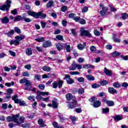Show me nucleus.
<instances>
[{
    "mask_svg": "<svg viewBox=\"0 0 128 128\" xmlns=\"http://www.w3.org/2000/svg\"><path fill=\"white\" fill-rule=\"evenodd\" d=\"M108 92L110 94H118V91L114 89V88H108Z\"/></svg>",
    "mask_w": 128,
    "mask_h": 128,
    "instance_id": "13",
    "label": "nucleus"
},
{
    "mask_svg": "<svg viewBox=\"0 0 128 128\" xmlns=\"http://www.w3.org/2000/svg\"><path fill=\"white\" fill-rule=\"evenodd\" d=\"M70 74L72 76H76V74H80V72L78 71L70 72Z\"/></svg>",
    "mask_w": 128,
    "mask_h": 128,
    "instance_id": "58",
    "label": "nucleus"
},
{
    "mask_svg": "<svg viewBox=\"0 0 128 128\" xmlns=\"http://www.w3.org/2000/svg\"><path fill=\"white\" fill-rule=\"evenodd\" d=\"M83 68L88 69V68H94V66L90 64H86L82 65Z\"/></svg>",
    "mask_w": 128,
    "mask_h": 128,
    "instance_id": "14",
    "label": "nucleus"
},
{
    "mask_svg": "<svg viewBox=\"0 0 128 128\" xmlns=\"http://www.w3.org/2000/svg\"><path fill=\"white\" fill-rule=\"evenodd\" d=\"M113 86H114L115 88H120V86H122V85H120V83L116 82L113 83Z\"/></svg>",
    "mask_w": 128,
    "mask_h": 128,
    "instance_id": "33",
    "label": "nucleus"
},
{
    "mask_svg": "<svg viewBox=\"0 0 128 128\" xmlns=\"http://www.w3.org/2000/svg\"><path fill=\"white\" fill-rule=\"evenodd\" d=\"M52 46V43L50 41H47L44 43L43 48H48V46Z\"/></svg>",
    "mask_w": 128,
    "mask_h": 128,
    "instance_id": "23",
    "label": "nucleus"
},
{
    "mask_svg": "<svg viewBox=\"0 0 128 128\" xmlns=\"http://www.w3.org/2000/svg\"><path fill=\"white\" fill-rule=\"evenodd\" d=\"M66 98L67 100H72V104H68V106L70 110H72V108H74L78 102L75 99L76 98L72 96V94L68 93V94H67L66 95Z\"/></svg>",
    "mask_w": 128,
    "mask_h": 128,
    "instance_id": "2",
    "label": "nucleus"
},
{
    "mask_svg": "<svg viewBox=\"0 0 128 128\" xmlns=\"http://www.w3.org/2000/svg\"><path fill=\"white\" fill-rule=\"evenodd\" d=\"M84 92V89L81 88L78 90V94H82Z\"/></svg>",
    "mask_w": 128,
    "mask_h": 128,
    "instance_id": "61",
    "label": "nucleus"
},
{
    "mask_svg": "<svg viewBox=\"0 0 128 128\" xmlns=\"http://www.w3.org/2000/svg\"><path fill=\"white\" fill-rule=\"evenodd\" d=\"M26 54L27 56H32V51L31 48H27L26 50Z\"/></svg>",
    "mask_w": 128,
    "mask_h": 128,
    "instance_id": "26",
    "label": "nucleus"
},
{
    "mask_svg": "<svg viewBox=\"0 0 128 128\" xmlns=\"http://www.w3.org/2000/svg\"><path fill=\"white\" fill-rule=\"evenodd\" d=\"M63 46L66 48V52H70V46L66 44H63Z\"/></svg>",
    "mask_w": 128,
    "mask_h": 128,
    "instance_id": "16",
    "label": "nucleus"
},
{
    "mask_svg": "<svg viewBox=\"0 0 128 128\" xmlns=\"http://www.w3.org/2000/svg\"><path fill=\"white\" fill-rule=\"evenodd\" d=\"M88 11V6H84L82 8V12H83V14H84V12H87Z\"/></svg>",
    "mask_w": 128,
    "mask_h": 128,
    "instance_id": "47",
    "label": "nucleus"
},
{
    "mask_svg": "<svg viewBox=\"0 0 128 128\" xmlns=\"http://www.w3.org/2000/svg\"><path fill=\"white\" fill-rule=\"evenodd\" d=\"M28 100H30V102H35L36 99H34V96H30L28 97Z\"/></svg>",
    "mask_w": 128,
    "mask_h": 128,
    "instance_id": "64",
    "label": "nucleus"
},
{
    "mask_svg": "<svg viewBox=\"0 0 128 128\" xmlns=\"http://www.w3.org/2000/svg\"><path fill=\"white\" fill-rule=\"evenodd\" d=\"M104 72L105 74L108 76H112V72L106 68H104Z\"/></svg>",
    "mask_w": 128,
    "mask_h": 128,
    "instance_id": "12",
    "label": "nucleus"
},
{
    "mask_svg": "<svg viewBox=\"0 0 128 128\" xmlns=\"http://www.w3.org/2000/svg\"><path fill=\"white\" fill-rule=\"evenodd\" d=\"M20 125H16V123H15V124H14V123H10L8 124V126L9 128H14V126H20Z\"/></svg>",
    "mask_w": 128,
    "mask_h": 128,
    "instance_id": "49",
    "label": "nucleus"
},
{
    "mask_svg": "<svg viewBox=\"0 0 128 128\" xmlns=\"http://www.w3.org/2000/svg\"><path fill=\"white\" fill-rule=\"evenodd\" d=\"M55 40H60L61 42H62L64 40V36L60 34L57 35L56 36Z\"/></svg>",
    "mask_w": 128,
    "mask_h": 128,
    "instance_id": "21",
    "label": "nucleus"
},
{
    "mask_svg": "<svg viewBox=\"0 0 128 128\" xmlns=\"http://www.w3.org/2000/svg\"><path fill=\"white\" fill-rule=\"evenodd\" d=\"M110 112V108H106L102 109V114H108Z\"/></svg>",
    "mask_w": 128,
    "mask_h": 128,
    "instance_id": "35",
    "label": "nucleus"
},
{
    "mask_svg": "<svg viewBox=\"0 0 128 128\" xmlns=\"http://www.w3.org/2000/svg\"><path fill=\"white\" fill-rule=\"evenodd\" d=\"M108 84V81L104 80L100 82V84L101 86H106V84Z\"/></svg>",
    "mask_w": 128,
    "mask_h": 128,
    "instance_id": "44",
    "label": "nucleus"
},
{
    "mask_svg": "<svg viewBox=\"0 0 128 128\" xmlns=\"http://www.w3.org/2000/svg\"><path fill=\"white\" fill-rule=\"evenodd\" d=\"M14 34V30H11L8 33L6 34H7L8 36V38H10V37L12 36V34Z\"/></svg>",
    "mask_w": 128,
    "mask_h": 128,
    "instance_id": "41",
    "label": "nucleus"
},
{
    "mask_svg": "<svg viewBox=\"0 0 128 128\" xmlns=\"http://www.w3.org/2000/svg\"><path fill=\"white\" fill-rule=\"evenodd\" d=\"M14 30L17 34H21L22 32L20 31V29L18 27H15L14 28Z\"/></svg>",
    "mask_w": 128,
    "mask_h": 128,
    "instance_id": "50",
    "label": "nucleus"
},
{
    "mask_svg": "<svg viewBox=\"0 0 128 128\" xmlns=\"http://www.w3.org/2000/svg\"><path fill=\"white\" fill-rule=\"evenodd\" d=\"M66 10H68V7L66 6H63L61 8V10L64 12H66Z\"/></svg>",
    "mask_w": 128,
    "mask_h": 128,
    "instance_id": "63",
    "label": "nucleus"
},
{
    "mask_svg": "<svg viewBox=\"0 0 128 128\" xmlns=\"http://www.w3.org/2000/svg\"><path fill=\"white\" fill-rule=\"evenodd\" d=\"M73 20L76 22H78L80 20V16H75Z\"/></svg>",
    "mask_w": 128,
    "mask_h": 128,
    "instance_id": "57",
    "label": "nucleus"
},
{
    "mask_svg": "<svg viewBox=\"0 0 128 128\" xmlns=\"http://www.w3.org/2000/svg\"><path fill=\"white\" fill-rule=\"evenodd\" d=\"M120 55V52H114L112 53V56H114L115 58H116V56H118Z\"/></svg>",
    "mask_w": 128,
    "mask_h": 128,
    "instance_id": "34",
    "label": "nucleus"
},
{
    "mask_svg": "<svg viewBox=\"0 0 128 128\" xmlns=\"http://www.w3.org/2000/svg\"><path fill=\"white\" fill-rule=\"evenodd\" d=\"M62 24L63 26H68V22L66 21V20H63L62 22Z\"/></svg>",
    "mask_w": 128,
    "mask_h": 128,
    "instance_id": "45",
    "label": "nucleus"
},
{
    "mask_svg": "<svg viewBox=\"0 0 128 128\" xmlns=\"http://www.w3.org/2000/svg\"><path fill=\"white\" fill-rule=\"evenodd\" d=\"M37 96H36V98L38 100H42V98L40 96H48L50 94V92H42L40 91L37 92Z\"/></svg>",
    "mask_w": 128,
    "mask_h": 128,
    "instance_id": "6",
    "label": "nucleus"
},
{
    "mask_svg": "<svg viewBox=\"0 0 128 128\" xmlns=\"http://www.w3.org/2000/svg\"><path fill=\"white\" fill-rule=\"evenodd\" d=\"M15 38L16 40H18V42H20V40H24V38H26V36L24 35H20V36H16L15 37Z\"/></svg>",
    "mask_w": 128,
    "mask_h": 128,
    "instance_id": "15",
    "label": "nucleus"
},
{
    "mask_svg": "<svg viewBox=\"0 0 128 128\" xmlns=\"http://www.w3.org/2000/svg\"><path fill=\"white\" fill-rule=\"evenodd\" d=\"M50 96H48V97L46 98H42V100H43V102H50Z\"/></svg>",
    "mask_w": 128,
    "mask_h": 128,
    "instance_id": "62",
    "label": "nucleus"
},
{
    "mask_svg": "<svg viewBox=\"0 0 128 128\" xmlns=\"http://www.w3.org/2000/svg\"><path fill=\"white\" fill-rule=\"evenodd\" d=\"M106 104L108 106H114V102L112 100L106 101Z\"/></svg>",
    "mask_w": 128,
    "mask_h": 128,
    "instance_id": "27",
    "label": "nucleus"
},
{
    "mask_svg": "<svg viewBox=\"0 0 128 128\" xmlns=\"http://www.w3.org/2000/svg\"><path fill=\"white\" fill-rule=\"evenodd\" d=\"M18 94L14 95L12 97V100H14V104H19V106H26V102L20 100L18 99Z\"/></svg>",
    "mask_w": 128,
    "mask_h": 128,
    "instance_id": "3",
    "label": "nucleus"
},
{
    "mask_svg": "<svg viewBox=\"0 0 128 128\" xmlns=\"http://www.w3.org/2000/svg\"><path fill=\"white\" fill-rule=\"evenodd\" d=\"M38 124H40L41 128H44V126H46V125L44 123V120H42V119H39L38 120Z\"/></svg>",
    "mask_w": 128,
    "mask_h": 128,
    "instance_id": "19",
    "label": "nucleus"
},
{
    "mask_svg": "<svg viewBox=\"0 0 128 128\" xmlns=\"http://www.w3.org/2000/svg\"><path fill=\"white\" fill-rule=\"evenodd\" d=\"M58 116L60 118V122H64V120H66V118H64V117L62 116L60 114L58 115Z\"/></svg>",
    "mask_w": 128,
    "mask_h": 128,
    "instance_id": "54",
    "label": "nucleus"
},
{
    "mask_svg": "<svg viewBox=\"0 0 128 128\" xmlns=\"http://www.w3.org/2000/svg\"><path fill=\"white\" fill-rule=\"evenodd\" d=\"M38 18H41L42 20H44L46 18V14H44L42 12H38Z\"/></svg>",
    "mask_w": 128,
    "mask_h": 128,
    "instance_id": "10",
    "label": "nucleus"
},
{
    "mask_svg": "<svg viewBox=\"0 0 128 128\" xmlns=\"http://www.w3.org/2000/svg\"><path fill=\"white\" fill-rule=\"evenodd\" d=\"M52 86L53 88H57L58 86V82L54 81L52 84Z\"/></svg>",
    "mask_w": 128,
    "mask_h": 128,
    "instance_id": "30",
    "label": "nucleus"
},
{
    "mask_svg": "<svg viewBox=\"0 0 128 128\" xmlns=\"http://www.w3.org/2000/svg\"><path fill=\"white\" fill-rule=\"evenodd\" d=\"M10 46H12V44H14V46H18V44H20V42L17 40H11L10 42Z\"/></svg>",
    "mask_w": 128,
    "mask_h": 128,
    "instance_id": "25",
    "label": "nucleus"
},
{
    "mask_svg": "<svg viewBox=\"0 0 128 128\" xmlns=\"http://www.w3.org/2000/svg\"><path fill=\"white\" fill-rule=\"evenodd\" d=\"M51 77H52V75L50 74H44L42 76V78H50Z\"/></svg>",
    "mask_w": 128,
    "mask_h": 128,
    "instance_id": "39",
    "label": "nucleus"
},
{
    "mask_svg": "<svg viewBox=\"0 0 128 128\" xmlns=\"http://www.w3.org/2000/svg\"><path fill=\"white\" fill-rule=\"evenodd\" d=\"M38 88H40V90H44V88H46V86H44V84H40L38 86Z\"/></svg>",
    "mask_w": 128,
    "mask_h": 128,
    "instance_id": "59",
    "label": "nucleus"
},
{
    "mask_svg": "<svg viewBox=\"0 0 128 128\" xmlns=\"http://www.w3.org/2000/svg\"><path fill=\"white\" fill-rule=\"evenodd\" d=\"M22 20H24V22H32V19L30 18H26L24 16L22 17Z\"/></svg>",
    "mask_w": 128,
    "mask_h": 128,
    "instance_id": "42",
    "label": "nucleus"
},
{
    "mask_svg": "<svg viewBox=\"0 0 128 128\" xmlns=\"http://www.w3.org/2000/svg\"><path fill=\"white\" fill-rule=\"evenodd\" d=\"M86 46V42H84L83 44H78V50H82Z\"/></svg>",
    "mask_w": 128,
    "mask_h": 128,
    "instance_id": "24",
    "label": "nucleus"
},
{
    "mask_svg": "<svg viewBox=\"0 0 128 128\" xmlns=\"http://www.w3.org/2000/svg\"><path fill=\"white\" fill-rule=\"evenodd\" d=\"M88 80H94L95 78L92 75H87L86 76Z\"/></svg>",
    "mask_w": 128,
    "mask_h": 128,
    "instance_id": "31",
    "label": "nucleus"
},
{
    "mask_svg": "<svg viewBox=\"0 0 128 128\" xmlns=\"http://www.w3.org/2000/svg\"><path fill=\"white\" fill-rule=\"evenodd\" d=\"M42 70L44 72H50V70H52V68H50V67L48 66H44L42 68Z\"/></svg>",
    "mask_w": 128,
    "mask_h": 128,
    "instance_id": "22",
    "label": "nucleus"
},
{
    "mask_svg": "<svg viewBox=\"0 0 128 128\" xmlns=\"http://www.w3.org/2000/svg\"><path fill=\"white\" fill-rule=\"evenodd\" d=\"M101 102L100 101H96L94 102L93 104V106L94 108H98L99 106H100Z\"/></svg>",
    "mask_w": 128,
    "mask_h": 128,
    "instance_id": "28",
    "label": "nucleus"
},
{
    "mask_svg": "<svg viewBox=\"0 0 128 128\" xmlns=\"http://www.w3.org/2000/svg\"><path fill=\"white\" fill-rule=\"evenodd\" d=\"M80 36H87V38H92V36L88 30H84V28L82 27L80 29Z\"/></svg>",
    "mask_w": 128,
    "mask_h": 128,
    "instance_id": "4",
    "label": "nucleus"
},
{
    "mask_svg": "<svg viewBox=\"0 0 128 128\" xmlns=\"http://www.w3.org/2000/svg\"><path fill=\"white\" fill-rule=\"evenodd\" d=\"M76 68V64H72V65L69 68L70 70H74Z\"/></svg>",
    "mask_w": 128,
    "mask_h": 128,
    "instance_id": "40",
    "label": "nucleus"
},
{
    "mask_svg": "<svg viewBox=\"0 0 128 128\" xmlns=\"http://www.w3.org/2000/svg\"><path fill=\"white\" fill-rule=\"evenodd\" d=\"M56 46L57 50H58L59 51L62 50L64 48L62 47V46L60 44H56Z\"/></svg>",
    "mask_w": 128,
    "mask_h": 128,
    "instance_id": "37",
    "label": "nucleus"
},
{
    "mask_svg": "<svg viewBox=\"0 0 128 128\" xmlns=\"http://www.w3.org/2000/svg\"><path fill=\"white\" fill-rule=\"evenodd\" d=\"M6 4H4L0 6V10H6V12H8V10H10V4H12V1L10 0H8L6 2Z\"/></svg>",
    "mask_w": 128,
    "mask_h": 128,
    "instance_id": "5",
    "label": "nucleus"
},
{
    "mask_svg": "<svg viewBox=\"0 0 128 128\" xmlns=\"http://www.w3.org/2000/svg\"><path fill=\"white\" fill-rule=\"evenodd\" d=\"M122 20H126V18H128V14L126 13L122 14Z\"/></svg>",
    "mask_w": 128,
    "mask_h": 128,
    "instance_id": "51",
    "label": "nucleus"
},
{
    "mask_svg": "<svg viewBox=\"0 0 128 128\" xmlns=\"http://www.w3.org/2000/svg\"><path fill=\"white\" fill-rule=\"evenodd\" d=\"M34 80H38V81L40 80V75L36 74L34 75Z\"/></svg>",
    "mask_w": 128,
    "mask_h": 128,
    "instance_id": "52",
    "label": "nucleus"
},
{
    "mask_svg": "<svg viewBox=\"0 0 128 128\" xmlns=\"http://www.w3.org/2000/svg\"><path fill=\"white\" fill-rule=\"evenodd\" d=\"M100 6L102 8V10L100 11V14L102 16H106V12H108V7L104 6V4H100Z\"/></svg>",
    "mask_w": 128,
    "mask_h": 128,
    "instance_id": "7",
    "label": "nucleus"
},
{
    "mask_svg": "<svg viewBox=\"0 0 128 128\" xmlns=\"http://www.w3.org/2000/svg\"><path fill=\"white\" fill-rule=\"evenodd\" d=\"M7 94H12L14 92V90L12 88H8L7 90Z\"/></svg>",
    "mask_w": 128,
    "mask_h": 128,
    "instance_id": "60",
    "label": "nucleus"
},
{
    "mask_svg": "<svg viewBox=\"0 0 128 128\" xmlns=\"http://www.w3.org/2000/svg\"><path fill=\"white\" fill-rule=\"evenodd\" d=\"M65 78L68 84H72L74 82V80L72 78H70V75H66Z\"/></svg>",
    "mask_w": 128,
    "mask_h": 128,
    "instance_id": "9",
    "label": "nucleus"
},
{
    "mask_svg": "<svg viewBox=\"0 0 128 128\" xmlns=\"http://www.w3.org/2000/svg\"><path fill=\"white\" fill-rule=\"evenodd\" d=\"M26 118L24 116L20 117V114H12V116H8L6 117V120L10 122H14V124H16V126H21L22 124L24 122Z\"/></svg>",
    "mask_w": 128,
    "mask_h": 128,
    "instance_id": "1",
    "label": "nucleus"
},
{
    "mask_svg": "<svg viewBox=\"0 0 128 128\" xmlns=\"http://www.w3.org/2000/svg\"><path fill=\"white\" fill-rule=\"evenodd\" d=\"M28 80L26 78L21 79L20 80V84H26Z\"/></svg>",
    "mask_w": 128,
    "mask_h": 128,
    "instance_id": "48",
    "label": "nucleus"
},
{
    "mask_svg": "<svg viewBox=\"0 0 128 128\" xmlns=\"http://www.w3.org/2000/svg\"><path fill=\"white\" fill-rule=\"evenodd\" d=\"M77 80L79 82H84V78L82 77H79L77 78Z\"/></svg>",
    "mask_w": 128,
    "mask_h": 128,
    "instance_id": "53",
    "label": "nucleus"
},
{
    "mask_svg": "<svg viewBox=\"0 0 128 128\" xmlns=\"http://www.w3.org/2000/svg\"><path fill=\"white\" fill-rule=\"evenodd\" d=\"M90 50L92 52L94 53L96 52V48L94 46H91L90 48Z\"/></svg>",
    "mask_w": 128,
    "mask_h": 128,
    "instance_id": "38",
    "label": "nucleus"
},
{
    "mask_svg": "<svg viewBox=\"0 0 128 128\" xmlns=\"http://www.w3.org/2000/svg\"><path fill=\"white\" fill-rule=\"evenodd\" d=\"M122 116L120 115H117V116H115V117L114 118V120L116 122H118V120H122Z\"/></svg>",
    "mask_w": 128,
    "mask_h": 128,
    "instance_id": "29",
    "label": "nucleus"
},
{
    "mask_svg": "<svg viewBox=\"0 0 128 128\" xmlns=\"http://www.w3.org/2000/svg\"><path fill=\"white\" fill-rule=\"evenodd\" d=\"M2 24H8L10 22V19L6 16L1 19Z\"/></svg>",
    "mask_w": 128,
    "mask_h": 128,
    "instance_id": "17",
    "label": "nucleus"
},
{
    "mask_svg": "<svg viewBox=\"0 0 128 128\" xmlns=\"http://www.w3.org/2000/svg\"><path fill=\"white\" fill-rule=\"evenodd\" d=\"M22 20V17L21 16H18L14 19V22H20Z\"/></svg>",
    "mask_w": 128,
    "mask_h": 128,
    "instance_id": "32",
    "label": "nucleus"
},
{
    "mask_svg": "<svg viewBox=\"0 0 128 128\" xmlns=\"http://www.w3.org/2000/svg\"><path fill=\"white\" fill-rule=\"evenodd\" d=\"M58 106V103L56 100L52 101V108H56Z\"/></svg>",
    "mask_w": 128,
    "mask_h": 128,
    "instance_id": "20",
    "label": "nucleus"
},
{
    "mask_svg": "<svg viewBox=\"0 0 128 128\" xmlns=\"http://www.w3.org/2000/svg\"><path fill=\"white\" fill-rule=\"evenodd\" d=\"M35 40H36V42H44V38H36Z\"/></svg>",
    "mask_w": 128,
    "mask_h": 128,
    "instance_id": "43",
    "label": "nucleus"
},
{
    "mask_svg": "<svg viewBox=\"0 0 128 128\" xmlns=\"http://www.w3.org/2000/svg\"><path fill=\"white\" fill-rule=\"evenodd\" d=\"M32 83L30 82V80H28L26 84H24L25 90H30L32 88Z\"/></svg>",
    "mask_w": 128,
    "mask_h": 128,
    "instance_id": "8",
    "label": "nucleus"
},
{
    "mask_svg": "<svg viewBox=\"0 0 128 128\" xmlns=\"http://www.w3.org/2000/svg\"><path fill=\"white\" fill-rule=\"evenodd\" d=\"M54 2L53 1H50L49 2H48L47 4H46V6L48 8H52V6H54Z\"/></svg>",
    "mask_w": 128,
    "mask_h": 128,
    "instance_id": "36",
    "label": "nucleus"
},
{
    "mask_svg": "<svg viewBox=\"0 0 128 128\" xmlns=\"http://www.w3.org/2000/svg\"><path fill=\"white\" fill-rule=\"evenodd\" d=\"M22 76L28 77L30 76V72H25L22 73Z\"/></svg>",
    "mask_w": 128,
    "mask_h": 128,
    "instance_id": "56",
    "label": "nucleus"
},
{
    "mask_svg": "<svg viewBox=\"0 0 128 128\" xmlns=\"http://www.w3.org/2000/svg\"><path fill=\"white\" fill-rule=\"evenodd\" d=\"M112 40H114V42H120V39L116 38V34H113Z\"/></svg>",
    "mask_w": 128,
    "mask_h": 128,
    "instance_id": "18",
    "label": "nucleus"
},
{
    "mask_svg": "<svg viewBox=\"0 0 128 128\" xmlns=\"http://www.w3.org/2000/svg\"><path fill=\"white\" fill-rule=\"evenodd\" d=\"M27 14H28L29 16H31L35 18H38V12L36 13L34 12L28 11Z\"/></svg>",
    "mask_w": 128,
    "mask_h": 128,
    "instance_id": "11",
    "label": "nucleus"
},
{
    "mask_svg": "<svg viewBox=\"0 0 128 128\" xmlns=\"http://www.w3.org/2000/svg\"><path fill=\"white\" fill-rule=\"evenodd\" d=\"M100 84H96V83L92 84V88H100Z\"/></svg>",
    "mask_w": 128,
    "mask_h": 128,
    "instance_id": "46",
    "label": "nucleus"
},
{
    "mask_svg": "<svg viewBox=\"0 0 128 128\" xmlns=\"http://www.w3.org/2000/svg\"><path fill=\"white\" fill-rule=\"evenodd\" d=\"M96 100H98V98H96L92 97V98L89 99V102H95Z\"/></svg>",
    "mask_w": 128,
    "mask_h": 128,
    "instance_id": "55",
    "label": "nucleus"
}]
</instances>
